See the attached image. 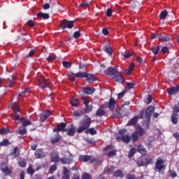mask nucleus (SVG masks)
<instances>
[{"label":"nucleus","instance_id":"nucleus-52","mask_svg":"<svg viewBox=\"0 0 179 179\" xmlns=\"http://www.w3.org/2000/svg\"><path fill=\"white\" fill-rule=\"evenodd\" d=\"M113 156H117V150H115L110 151L108 153V157H113Z\"/></svg>","mask_w":179,"mask_h":179},{"label":"nucleus","instance_id":"nucleus-50","mask_svg":"<svg viewBox=\"0 0 179 179\" xmlns=\"http://www.w3.org/2000/svg\"><path fill=\"white\" fill-rule=\"evenodd\" d=\"M159 50H160V46H157L152 48V51L154 55H157V54H159Z\"/></svg>","mask_w":179,"mask_h":179},{"label":"nucleus","instance_id":"nucleus-2","mask_svg":"<svg viewBox=\"0 0 179 179\" xmlns=\"http://www.w3.org/2000/svg\"><path fill=\"white\" fill-rule=\"evenodd\" d=\"M11 117L14 121H15L16 124H22V126L26 128V127H29V125H31V121L25 120L24 117L20 115V114L11 115Z\"/></svg>","mask_w":179,"mask_h":179},{"label":"nucleus","instance_id":"nucleus-31","mask_svg":"<svg viewBox=\"0 0 179 179\" xmlns=\"http://www.w3.org/2000/svg\"><path fill=\"white\" fill-rule=\"evenodd\" d=\"M115 170V166H110L105 171V174H108V176H111V175L114 174Z\"/></svg>","mask_w":179,"mask_h":179},{"label":"nucleus","instance_id":"nucleus-1","mask_svg":"<svg viewBox=\"0 0 179 179\" xmlns=\"http://www.w3.org/2000/svg\"><path fill=\"white\" fill-rule=\"evenodd\" d=\"M92 124V118L85 115V117L79 122V127L77 129L78 134H82L83 131L89 129Z\"/></svg>","mask_w":179,"mask_h":179},{"label":"nucleus","instance_id":"nucleus-53","mask_svg":"<svg viewBox=\"0 0 179 179\" xmlns=\"http://www.w3.org/2000/svg\"><path fill=\"white\" fill-rule=\"evenodd\" d=\"M19 149H17V148H14V150H13V152H12V155L14 157H17V156H19Z\"/></svg>","mask_w":179,"mask_h":179},{"label":"nucleus","instance_id":"nucleus-59","mask_svg":"<svg viewBox=\"0 0 179 179\" xmlns=\"http://www.w3.org/2000/svg\"><path fill=\"white\" fill-rule=\"evenodd\" d=\"M152 100L153 99L152 98V96L149 95L147 99L145 100V103H146V104H150Z\"/></svg>","mask_w":179,"mask_h":179},{"label":"nucleus","instance_id":"nucleus-56","mask_svg":"<svg viewBox=\"0 0 179 179\" xmlns=\"http://www.w3.org/2000/svg\"><path fill=\"white\" fill-rule=\"evenodd\" d=\"M127 88L129 90L131 89L134 88V86H135V83H127L126 84Z\"/></svg>","mask_w":179,"mask_h":179},{"label":"nucleus","instance_id":"nucleus-12","mask_svg":"<svg viewBox=\"0 0 179 179\" xmlns=\"http://www.w3.org/2000/svg\"><path fill=\"white\" fill-rule=\"evenodd\" d=\"M155 169L159 170V171H162L163 169H166V166H164V159H157L155 163Z\"/></svg>","mask_w":179,"mask_h":179},{"label":"nucleus","instance_id":"nucleus-7","mask_svg":"<svg viewBox=\"0 0 179 179\" xmlns=\"http://www.w3.org/2000/svg\"><path fill=\"white\" fill-rule=\"evenodd\" d=\"M60 162L62 164H71L73 162V155L71 152H69L66 157L60 158Z\"/></svg>","mask_w":179,"mask_h":179},{"label":"nucleus","instance_id":"nucleus-30","mask_svg":"<svg viewBox=\"0 0 179 179\" xmlns=\"http://www.w3.org/2000/svg\"><path fill=\"white\" fill-rule=\"evenodd\" d=\"M70 103L72 107H78V104H79V99L76 97H73L70 99Z\"/></svg>","mask_w":179,"mask_h":179},{"label":"nucleus","instance_id":"nucleus-36","mask_svg":"<svg viewBox=\"0 0 179 179\" xmlns=\"http://www.w3.org/2000/svg\"><path fill=\"white\" fill-rule=\"evenodd\" d=\"M27 174H29V176H34V173H36V171H34V169H33V166L31 165H29L27 170Z\"/></svg>","mask_w":179,"mask_h":179},{"label":"nucleus","instance_id":"nucleus-46","mask_svg":"<svg viewBox=\"0 0 179 179\" xmlns=\"http://www.w3.org/2000/svg\"><path fill=\"white\" fill-rule=\"evenodd\" d=\"M27 164V163L26 162V159H20V160H19V166L20 167H26Z\"/></svg>","mask_w":179,"mask_h":179},{"label":"nucleus","instance_id":"nucleus-33","mask_svg":"<svg viewBox=\"0 0 179 179\" xmlns=\"http://www.w3.org/2000/svg\"><path fill=\"white\" fill-rule=\"evenodd\" d=\"M96 117H103V115H106V110L99 108L96 112Z\"/></svg>","mask_w":179,"mask_h":179},{"label":"nucleus","instance_id":"nucleus-25","mask_svg":"<svg viewBox=\"0 0 179 179\" xmlns=\"http://www.w3.org/2000/svg\"><path fill=\"white\" fill-rule=\"evenodd\" d=\"M0 169L3 173H5V174H10V170L6 166V163H2L0 166Z\"/></svg>","mask_w":179,"mask_h":179},{"label":"nucleus","instance_id":"nucleus-58","mask_svg":"<svg viewBox=\"0 0 179 179\" xmlns=\"http://www.w3.org/2000/svg\"><path fill=\"white\" fill-rule=\"evenodd\" d=\"M120 115H121V113H120V112L117 110L113 112V118H120Z\"/></svg>","mask_w":179,"mask_h":179},{"label":"nucleus","instance_id":"nucleus-35","mask_svg":"<svg viewBox=\"0 0 179 179\" xmlns=\"http://www.w3.org/2000/svg\"><path fill=\"white\" fill-rule=\"evenodd\" d=\"M114 176L116 178L120 177V178H122L124 177V172L121 170H117L114 173Z\"/></svg>","mask_w":179,"mask_h":179},{"label":"nucleus","instance_id":"nucleus-61","mask_svg":"<svg viewBox=\"0 0 179 179\" xmlns=\"http://www.w3.org/2000/svg\"><path fill=\"white\" fill-rule=\"evenodd\" d=\"M73 115L74 117H82V115H83V112L81 110L75 112Z\"/></svg>","mask_w":179,"mask_h":179},{"label":"nucleus","instance_id":"nucleus-13","mask_svg":"<svg viewBox=\"0 0 179 179\" xmlns=\"http://www.w3.org/2000/svg\"><path fill=\"white\" fill-rule=\"evenodd\" d=\"M104 106H108L110 111H114V109L115 108V99L114 98H110L108 103H104Z\"/></svg>","mask_w":179,"mask_h":179},{"label":"nucleus","instance_id":"nucleus-10","mask_svg":"<svg viewBox=\"0 0 179 179\" xmlns=\"http://www.w3.org/2000/svg\"><path fill=\"white\" fill-rule=\"evenodd\" d=\"M38 85L41 89H47V87H48V86L50 85V82H48V80L44 78H41L38 79Z\"/></svg>","mask_w":179,"mask_h":179},{"label":"nucleus","instance_id":"nucleus-8","mask_svg":"<svg viewBox=\"0 0 179 179\" xmlns=\"http://www.w3.org/2000/svg\"><path fill=\"white\" fill-rule=\"evenodd\" d=\"M112 79H113L115 82H118L119 83H124L125 82L124 75H122L121 71H118L117 73H115L112 77Z\"/></svg>","mask_w":179,"mask_h":179},{"label":"nucleus","instance_id":"nucleus-18","mask_svg":"<svg viewBox=\"0 0 179 179\" xmlns=\"http://www.w3.org/2000/svg\"><path fill=\"white\" fill-rule=\"evenodd\" d=\"M179 92V85L176 87H171L167 89V93L169 94L171 96L173 94H177Z\"/></svg>","mask_w":179,"mask_h":179},{"label":"nucleus","instance_id":"nucleus-45","mask_svg":"<svg viewBox=\"0 0 179 179\" xmlns=\"http://www.w3.org/2000/svg\"><path fill=\"white\" fill-rule=\"evenodd\" d=\"M8 145H11V143H10L9 140H8V138L3 140L0 143V146H8Z\"/></svg>","mask_w":179,"mask_h":179},{"label":"nucleus","instance_id":"nucleus-34","mask_svg":"<svg viewBox=\"0 0 179 179\" xmlns=\"http://www.w3.org/2000/svg\"><path fill=\"white\" fill-rule=\"evenodd\" d=\"M74 76H76V78H86L87 77V73L86 72H79L77 73H74Z\"/></svg>","mask_w":179,"mask_h":179},{"label":"nucleus","instance_id":"nucleus-32","mask_svg":"<svg viewBox=\"0 0 179 179\" xmlns=\"http://www.w3.org/2000/svg\"><path fill=\"white\" fill-rule=\"evenodd\" d=\"M18 134L20 135H25V134H27V130H26V127L20 126L18 129Z\"/></svg>","mask_w":179,"mask_h":179},{"label":"nucleus","instance_id":"nucleus-16","mask_svg":"<svg viewBox=\"0 0 179 179\" xmlns=\"http://www.w3.org/2000/svg\"><path fill=\"white\" fill-rule=\"evenodd\" d=\"M61 139H62L61 135L57 133L50 137V143H52V145H54L55 143H58V142H61Z\"/></svg>","mask_w":179,"mask_h":179},{"label":"nucleus","instance_id":"nucleus-14","mask_svg":"<svg viewBox=\"0 0 179 179\" xmlns=\"http://www.w3.org/2000/svg\"><path fill=\"white\" fill-rule=\"evenodd\" d=\"M51 115V112L50 110H45L39 115V118L41 122H44L47 120V118Z\"/></svg>","mask_w":179,"mask_h":179},{"label":"nucleus","instance_id":"nucleus-57","mask_svg":"<svg viewBox=\"0 0 179 179\" xmlns=\"http://www.w3.org/2000/svg\"><path fill=\"white\" fill-rule=\"evenodd\" d=\"M152 142H153V140L152 138H149L145 143L146 146L148 148L152 146Z\"/></svg>","mask_w":179,"mask_h":179},{"label":"nucleus","instance_id":"nucleus-11","mask_svg":"<svg viewBox=\"0 0 179 179\" xmlns=\"http://www.w3.org/2000/svg\"><path fill=\"white\" fill-rule=\"evenodd\" d=\"M118 72V67L115 66V67H108L106 71H105V75L107 76H110L113 77Z\"/></svg>","mask_w":179,"mask_h":179},{"label":"nucleus","instance_id":"nucleus-51","mask_svg":"<svg viewBox=\"0 0 179 179\" xmlns=\"http://www.w3.org/2000/svg\"><path fill=\"white\" fill-rule=\"evenodd\" d=\"M82 179H92L90 173H83L82 175Z\"/></svg>","mask_w":179,"mask_h":179},{"label":"nucleus","instance_id":"nucleus-42","mask_svg":"<svg viewBox=\"0 0 179 179\" xmlns=\"http://www.w3.org/2000/svg\"><path fill=\"white\" fill-rule=\"evenodd\" d=\"M136 153V149L135 148H131L129 155H128V157L129 159H132V157H134V155Z\"/></svg>","mask_w":179,"mask_h":179},{"label":"nucleus","instance_id":"nucleus-40","mask_svg":"<svg viewBox=\"0 0 179 179\" xmlns=\"http://www.w3.org/2000/svg\"><path fill=\"white\" fill-rule=\"evenodd\" d=\"M7 134H10V130L8 128H2L0 129V135H6Z\"/></svg>","mask_w":179,"mask_h":179},{"label":"nucleus","instance_id":"nucleus-55","mask_svg":"<svg viewBox=\"0 0 179 179\" xmlns=\"http://www.w3.org/2000/svg\"><path fill=\"white\" fill-rule=\"evenodd\" d=\"M145 164H153V157L146 158Z\"/></svg>","mask_w":179,"mask_h":179},{"label":"nucleus","instance_id":"nucleus-23","mask_svg":"<svg viewBox=\"0 0 179 179\" xmlns=\"http://www.w3.org/2000/svg\"><path fill=\"white\" fill-rule=\"evenodd\" d=\"M86 80L87 83H93V82H95V80H97V78H96V76L93 74H89L87 73V77Z\"/></svg>","mask_w":179,"mask_h":179},{"label":"nucleus","instance_id":"nucleus-39","mask_svg":"<svg viewBox=\"0 0 179 179\" xmlns=\"http://www.w3.org/2000/svg\"><path fill=\"white\" fill-rule=\"evenodd\" d=\"M52 162H54L55 163H59V162H61V158H59V155L55 154V155L52 156Z\"/></svg>","mask_w":179,"mask_h":179},{"label":"nucleus","instance_id":"nucleus-64","mask_svg":"<svg viewBox=\"0 0 179 179\" xmlns=\"http://www.w3.org/2000/svg\"><path fill=\"white\" fill-rule=\"evenodd\" d=\"M123 57H124L125 58H131V57H132V55L129 52H123Z\"/></svg>","mask_w":179,"mask_h":179},{"label":"nucleus","instance_id":"nucleus-3","mask_svg":"<svg viewBox=\"0 0 179 179\" xmlns=\"http://www.w3.org/2000/svg\"><path fill=\"white\" fill-rule=\"evenodd\" d=\"M143 135H145V130H143V128L142 127H138L131 134V139L133 142H138V139L141 136H143Z\"/></svg>","mask_w":179,"mask_h":179},{"label":"nucleus","instance_id":"nucleus-41","mask_svg":"<svg viewBox=\"0 0 179 179\" xmlns=\"http://www.w3.org/2000/svg\"><path fill=\"white\" fill-rule=\"evenodd\" d=\"M7 80H8V83L10 84L7 86V87H12V86H13V84L15 83V82L16 80V78L15 77H13L12 79L7 78Z\"/></svg>","mask_w":179,"mask_h":179},{"label":"nucleus","instance_id":"nucleus-48","mask_svg":"<svg viewBox=\"0 0 179 179\" xmlns=\"http://www.w3.org/2000/svg\"><path fill=\"white\" fill-rule=\"evenodd\" d=\"M76 132V131L75 130V129L71 128L67 131V135L69 136H73V135H75Z\"/></svg>","mask_w":179,"mask_h":179},{"label":"nucleus","instance_id":"nucleus-29","mask_svg":"<svg viewBox=\"0 0 179 179\" xmlns=\"http://www.w3.org/2000/svg\"><path fill=\"white\" fill-rule=\"evenodd\" d=\"M69 176H70L69 169H68V168H66V167H64L63 176H62V179H70Z\"/></svg>","mask_w":179,"mask_h":179},{"label":"nucleus","instance_id":"nucleus-15","mask_svg":"<svg viewBox=\"0 0 179 179\" xmlns=\"http://www.w3.org/2000/svg\"><path fill=\"white\" fill-rule=\"evenodd\" d=\"M12 110L14 111L15 114L13 115H16V114H20V116L22 115V112L19 108V103L17 102H14L11 104Z\"/></svg>","mask_w":179,"mask_h":179},{"label":"nucleus","instance_id":"nucleus-62","mask_svg":"<svg viewBox=\"0 0 179 179\" xmlns=\"http://www.w3.org/2000/svg\"><path fill=\"white\" fill-rule=\"evenodd\" d=\"M73 37H74L76 39L79 38V37H80V32L79 31H75Z\"/></svg>","mask_w":179,"mask_h":179},{"label":"nucleus","instance_id":"nucleus-44","mask_svg":"<svg viewBox=\"0 0 179 179\" xmlns=\"http://www.w3.org/2000/svg\"><path fill=\"white\" fill-rule=\"evenodd\" d=\"M62 65L64 68H66V69H69V68H71L72 65V63L71 62L64 61L62 62Z\"/></svg>","mask_w":179,"mask_h":179},{"label":"nucleus","instance_id":"nucleus-4","mask_svg":"<svg viewBox=\"0 0 179 179\" xmlns=\"http://www.w3.org/2000/svg\"><path fill=\"white\" fill-rule=\"evenodd\" d=\"M75 26V21L63 20L60 22V28L62 30H65V29H73Z\"/></svg>","mask_w":179,"mask_h":179},{"label":"nucleus","instance_id":"nucleus-37","mask_svg":"<svg viewBox=\"0 0 179 179\" xmlns=\"http://www.w3.org/2000/svg\"><path fill=\"white\" fill-rule=\"evenodd\" d=\"M122 141L124 143H129V142H131V136H122Z\"/></svg>","mask_w":179,"mask_h":179},{"label":"nucleus","instance_id":"nucleus-24","mask_svg":"<svg viewBox=\"0 0 179 179\" xmlns=\"http://www.w3.org/2000/svg\"><path fill=\"white\" fill-rule=\"evenodd\" d=\"M102 50L108 54V55H113V48L110 45H105L102 47Z\"/></svg>","mask_w":179,"mask_h":179},{"label":"nucleus","instance_id":"nucleus-54","mask_svg":"<svg viewBox=\"0 0 179 179\" xmlns=\"http://www.w3.org/2000/svg\"><path fill=\"white\" fill-rule=\"evenodd\" d=\"M57 170V165H52L49 169V173L52 174Z\"/></svg>","mask_w":179,"mask_h":179},{"label":"nucleus","instance_id":"nucleus-63","mask_svg":"<svg viewBox=\"0 0 179 179\" xmlns=\"http://www.w3.org/2000/svg\"><path fill=\"white\" fill-rule=\"evenodd\" d=\"M27 24L30 27H34V22L32 20H29L27 22Z\"/></svg>","mask_w":179,"mask_h":179},{"label":"nucleus","instance_id":"nucleus-26","mask_svg":"<svg viewBox=\"0 0 179 179\" xmlns=\"http://www.w3.org/2000/svg\"><path fill=\"white\" fill-rule=\"evenodd\" d=\"M83 92L85 94H93L96 92V89L92 87H83Z\"/></svg>","mask_w":179,"mask_h":179},{"label":"nucleus","instance_id":"nucleus-9","mask_svg":"<svg viewBox=\"0 0 179 179\" xmlns=\"http://www.w3.org/2000/svg\"><path fill=\"white\" fill-rule=\"evenodd\" d=\"M66 123L60 122L57 124V128L53 129V132H66Z\"/></svg>","mask_w":179,"mask_h":179},{"label":"nucleus","instance_id":"nucleus-5","mask_svg":"<svg viewBox=\"0 0 179 179\" xmlns=\"http://www.w3.org/2000/svg\"><path fill=\"white\" fill-rule=\"evenodd\" d=\"M81 98L84 106L86 107L85 111L87 113H90V111H92V106H89V103H90V97L85 94H82Z\"/></svg>","mask_w":179,"mask_h":179},{"label":"nucleus","instance_id":"nucleus-47","mask_svg":"<svg viewBox=\"0 0 179 179\" xmlns=\"http://www.w3.org/2000/svg\"><path fill=\"white\" fill-rule=\"evenodd\" d=\"M137 122L138 118H136V117H134L129 121L128 125H135V124H136Z\"/></svg>","mask_w":179,"mask_h":179},{"label":"nucleus","instance_id":"nucleus-27","mask_svg":"<svg viewBox=\"0 0 179 179\" xmlns=\"http://www.w3.org/2000/svg\"><path fill=\"white\" fill-rule=\"evenodd\" d=\"M92 156L90 155H80L78 157L79 162H83V163L86 162H89V160H91Z\"/></svg>","mask_w":179,"mask_h":179},{"label":"nucleus","instance_id":"nucleus-6","mask_svg":"<svg viewBox=\"0 0 179 179\" xmlns=\"http://www.w3.org/2000/svg\"><path fill=\"white\" fill-rule=\"evenodd\" d=\"M155 113V107L150 106L145 110V117L147 120V122H150V120H152V115Z\"/></svg>","mask_w":179,"mask_h":179},{"label":"nucleus","instance_id":"nucleus-17","mask_svg":"<svg viewBox=\"0 0 179 179\" xmlns=\"http://www.w3.org/2000/svg\"><path fill=\"white\" fill-rule=\"evenodd\" d=\"M136 150V152H138V153H141V155H142L143 156H146L148 153L146 148L142 144L137 145Z\"/></svg>","mask_w":179,"mask_h":179},{"label":"nucleus","instance_id":"nucleus-38","mask_svg":"<svg viewBox=\"0 0 179 179\" xmlns=\"http://www.w3.org/2000/svg\"><path fill=\"white\" fill-rule=\"evenodd\" d=\"M85 134H90L91 135H96L97 131L94 128L92 127L85 130Z\"/></svg>","mask_w":179,"mask_h":179},{"label":"nucleus","instance_id":"nucleus-22","mask_svg":"<svg viewBox=\"0 0 179 179\" xmlns=\"http://www.w3.org/2000/svg\"><path fill=\"white\" fill-rule=\"evenodd\" d=\"M136 163L138 167H142L143 166H146L145 159H143V157H140L136 160Z\"/></svg>","mask_w":179,"mask_h":179},{"label":"nucleus","instance_id":"nucleus-43","mask_svg":"<svg viewBox=\"0 0 179 179\" xmlns=\"http://www.w3.org/2000/svg\"><path fill=\"white\" fill-rule=\"evenodd\" d=\"M167 15H168L167 11L166 10H164L162 11L161 13L159 14V17L162 20H164V19H166V17H167Z\"/></svg>","mask_w":179,"mask_h":179},{"label":"nucleus","instance_id":"nucleus-20","mask_svg":"<svg viewBox=\"0 0 179 179\" xmlns=\"http://www.w3.org/2000/svg\"><path fill=\"white\" fill-rule=\"evenodd\" d=\"M171 40V38L170 36L163 34L159 37V41H161L162 43H167V41H170Z\"/></svg>","mask_w":179,"mask_h":179},{"label":"nucleus","instance_id":"nucleus-49","mask_svg":"<svg viewBox=\"0 0 179 179\" xmlns=\"http://www.w3.org/2000/svg\"><path fill=\"white\" fill-rule=\"evenodd\" d=\"M127 93H128V90H124L122 92L117 94V99H122V97H124Z\"/></svg>","mask_w":179,"mask_h":179},{"label":"nucleus","instance_id":"nucleus-28","mask_svg":"<svg viewBox=\"0 0 179 179\" xmlns=\"http://www.w3.org/2000/svg\"><path fill=\"white\" fill-rule=\"evenodd\" d=\"M171 122L172 124H177L178 122V113L173 111L171 115Z\"/></svg>","mask_w":179,"mask_h":179},{"label":"nucleus","instance_id":"nucleus-60","mask_svg":"<svg viewBox=\"0 0 179 179\" xmlns=\"http://www.w3.org/2000/svg\"><path fill=\"white\" fill-rule=\"evenodd\" d=\"M126 179H136V176L134 174H127L126 176Z\"/></svg>","mask_w":179,"mask_h":179},{"label":"nucleus","instance_id":"nucleus-21","mask_svg":"<svg viewBox=\"0 0 179 179\" xmlns=\"http://www.w3.org/2000/svg\"><path fill=\"white\" fill-rule=\"evenodd\" d=\"M38 19H43V20H47L50 19V14L47 13L39 12L36 14Z\"/></svg>","mask_w":179,"mask_h":179},{"label":"nucleus","instance_id":"nucleus-19","mask_svg":"<svg viewBox=\"0 0 179 179\" xmlns=\"http://www.w3.org/2000/svg\"><path fill=\"white\" fill-rule=\"evenodd\" d=\"M34 155L36 159H43V157H45V152L41 149L36 150Z\"/></svg>","mask_w":179,"mask_h":179}]
</instances>
